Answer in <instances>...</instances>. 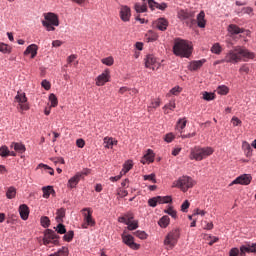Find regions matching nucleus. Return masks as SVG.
Instances as JSON below:
<instances>
[{"label":"nucleus","mask_w":256,"mask_h":256,"mask_svg":"<svg viewBox=\"0 0 256 256\" xmlns=\"http://www.w3.org/2000/svg\"><path fill=\"white\" fill-rule=\"evenodd\" d=\"M241 59H244V61H247V59H255V53L249 51L247 48L236 46L233 50L228 51L224 59L218 61V63L236 64L239 63Z\"/></svg>","instance_id":"obj_1"},{"label":"nucleus","mask_w":256,"mask_h":256,"mask_svg":"<svg viewBox=\"0 0 256 256\" xmlns=\"http://www.w3.org/2000/svg\"><path fill=\"white\" fill-rule=\"evenodd\" d=\"M173 53L176 57H186L189 59L193 53V46L187 40L176 38L174 40Z\"/></svg>","instance_id":"obj_2"},{"label":"nucleus","mask_w":256,"mask_h":256,"mask_svg":"<svg viewBox=\"0 0 256 256\" xmlns=\"http://www.w3.org/2000/svg\"><path fill=\"white\" fill-rule=\"evenodd\" d=\"M209 155H213V148L211 147H205L201 148L199 146H195L190 151V159L193 161H203V159H206V157H209Z\"/></svg>","instance_id":"obj_3"},{"label":"nucleus","mask_w":256,"mask_h":256,"mask_svg":"<svg viewBox=\"0 0 256 256\" xmlns=\"http://www.w3.org/2000/svg\"><path fill=\"white\" fill-rule=\"evenodd\" d=\"M42 25L47 31H55V27H59V17L52 12L45 13Z\"/></svg>","instance_id":"obj_4"},{"label":"nucleus","mask_w":256,"mask_h":256,"mask_svg":"<svg viewBox=\"0 0 256 256\" xmlns=\"http://www.w3.org/2000/svg\"><path fill=\"white\" fill-rule=\"evenodd\" d=\"M195 185V181L193 178L189 176H182L177 181L173 182V187H177L178 189H181L183 193H187L189 189L193 188Z\"/></svg>","instance_id":"obj_5"},{"label":"nucleus","mask_w":256,"mask_h":256,"mask_svg":"<svg viewBox=\"0 0 256 256\" xmlns=\"http://www.w3.org/2000/svg\"><path fill=\"white\" fill-rule=\"evenodd\" d=\"M180 232L179 229H174L170 231L164 239V245H168L170 249H173L177 245V241H179Z\"/></svg>","instance_id":"obj_6"},{"label":"nucleus","mask_w":256,"mask_h":256,"mask_svg":"<svg viewBox=\"0 0 256 256\" xmlns=\"http://www.w3.org/2000/svg\"><path fill=\"white\" fill-rule=\"evenodd\" d=\"M84 223L82 229H88L89 227H95V219H93V210L91 208L82 209Z\"/></svg>","instance_id":"obj_7"},{"label":"nucleus","mask_w":256,"mask_h":256,"mask_svg":"<svg viewBox=\"0 0 256 256\" xmlns=\"http://www.w3.org/2000/svg\"><path fill=\"white\" fill-rule=\"evenodd\" d=\"M50 243H53V245H59V235L51 229H46L44 231L43 245H49Z\"/></svg>","instance_id":"obj_8"},{"label":"nucleus","mask_w":256,"mask_h":256,"mask_svg":"<svg viewBox=\"0 0 256 256\" xmlns=\"http://www.w3.org/2000/svg\"><path fill=\"white\" fill-rule=\"evenodd\" d=\"M173 199L171 196H156L148 200V205L150 207H155L156 205H163L165 203H171Z\"/></svg>","instance_id":"obj_9"},{"label":"nucleus","mask_w":256,"mask_h":256,"mask_svg":"<svg viewBox=\"0 0 256 256\" xmlns=\"http://www.w3.org/2000/svg\"><path fill=\"white\" fill-rule=\"evenodd\" d=\"M15 101L19 103L21 111H29V104H27V96L25 92H19L15 96Z\"/></svg>","instance_id":"obj_10"},{"label":"nucleus","mask_w":256,"mask_h":256,"mask_svg":"<svg viewBox=\"0 0 256 256\" xmlns=\"http://www.w3.org/2000/svg\"><path fill=\"white\" fill-rule=\"evenodd\" d=\"M122 240L123 243H125V245H127L128 247H130V249H133L134 251L139 250V248L141 247V245L135 243V240L132 235L123 233Z\"/></svg>","instance_id":"obj_11"},{"label":"nucleus","mask_w":256,"mask_h":256,"mask_svg":"<svg viewBox=\"0 0 256 256\" xmlns=\"http://www.w3.org/2000/svg\"><path fill=\"white\" fill-rule=\"evenodd\" d=\"M119 16L121 21L128 23V21H131V8L127 5H121Z\"/></svg>","instance_id":"obj_12"},{"label":"nucleus","mask_w":256,"mask_h":256,"mask_svg":"<svg viewBox=\"0 0 256 256\" xmlns=\"http://www.w3.org/2000/svg\"><path fill=\"white\" fill-rule=\"evenodd\" d=\"M109 79H111V72L109 71V69H106L96 78L97 87H103L105 83H109Z\"/></svg>","instance_id":"obj_13"},{"label":"nucleus","mask_w":256,"mask_h":256,"mask_svg":"<svg viewBox=\"0 0 256 256\" xmlns=\"http://www.w3.org/2000/svg\"><path fill=\"white\" fill-rule=\"evenodd\" d=\"M252 177L249 174H243L237 177L233 182L232 185H249L251 183Z\"/></svg>","instance_id":"obj_14"},{"label":"nucleus","mask_w":256,"mask_h":256,"mask_svg":"<svg viewBox=\"0 0 256 256\" xmlns=\"http://www.w3.org/2000/svg\"><path fill=\"white\" fill-rule=\"evenodd\" d=\"M193 17H195L193 12H189L187 10L178 11V19H180V21H186V23H189V21H193Z\"/></svg>","instance_id":"obj_15"},{"label":"nucleus","mask_w":256,"mask_h":256,"mask_svg":"<svg viewBox=\"0 0 256 256\" xmlns=\"http://www.w3.org/2000/svg\"><path fill=\"white\" fill-rule=\"evenodd\" d=\"M37 51H39L37 44H31L24 51V55H31V59H35L37 57Z\"/></svg>","instance_id":"obj_16"},{"label":"nucleus","mask_w":256,"mask_h":256,"mask_svg":"<svg viewBox=\"0 0 256 256\" xmlns=\"http://www.w3.org/2000/svg\"><path fill=\"white\" fill-rule=\"evenodd\" d=\"M140 161L143 165H146V163H153L155 161V154L153 153V150H148Z\"/></svg>","instance_id":"obj_17"},{"label":"nucleus","mask_w":256,"mask_h":256,"mask_svg":"<svg viewBox=\"0 0 256 256\" xmlns=\"http://www.w3.org/2000/svg\"><path fill=\"white\" fill-rule=\"evenodd\" d=\"M19 213L21 219H23V221H27V219H29V206H27V204H21L19 206Z\"/></svg>","instance_id":"obj_18"},{"label":"nucleus","mask_w":256,"mask_h":256,"mask_svg":"<svg viewBox=\"0 0 256 256\" xmlns=\"http://www.w3.org/2000/svg\"><path fill=\"white\" fill-rule=\"evenodd\" d=\"M79 181H81V173L78 172L75 176L68 180V187L70 189H75V187L79 185Z\"/></svg>","instance_id":"obj_19"},{"label":"nucleus","mask_w":256,"mask_h":256,"mask_svg":"<svg viewBox=\"0 0 256 256\" xmlns=\"http://www.w3.org/2000/svg\"><path fill=\"white\" fill-rule=\"evenodd\" d=\"M245 253H256V244L241 246L240 255L245 256Z\"/></svg>","instance_id":"obj_20"},{"label":"nucleus","mask_w":256,"mask_h":256,"mask_svg":"<svg viewBox=\"0 0 256 256\" xmlns=\"http://www.w3.org/2000/svg\"><path fill=\"white\" fill-rule=\"evenodd\" d=\"M156 27L159 31H167V27H169V21L165 18H159L156 21Z\"/></svg>","instance_id":"obj_21"},{"label":"nucleus","mask_w":256,"mask_h":256,"mask_svg":"<svg viewBox=\"0 0 256 256\" xmlns=\"http://www.w3.org/2000/svg\"><path fill=\"white\" fill-rule=\"evenodd\" d=\"M144 61H145V67L147 69H155V68H153V65H155V63H157V58H155V56L148 55V56H146Z\"/></svg>","instance_id":"obj_22"},{"label":"nucleus","mask_w":256,"mask_h":256,"mask_svg":"<svg viewBox=\"0 0 256 256\" xmlns=\"http://www.w3.org/2000/svg\"><path fill=\"white\" fill-rule=\"evenodd\" d=\"M157 39H159V34L152 30H149L145 35V41H147V43H153V41H157Z\"/></svg>","instance_id":"obj_23"},{"label":"nucleus","mask_w":256,"mask_h":256,"mask_svg":"<svg viewBox=\"0 0 256 256\" xmlns=\"http://www.w3.org/2000/svg\"><path fill=\"white\" fill-rule=\"evenodd\" d=\"M242 151H244L247 157H251V155H253V148H251V144L247 141L242 142Z\"/></svg>","instance_id":"obj_24"},{"label":"nucleus","mask_w":256,"mask_h":256,"mask_svg":"<svg viewBox=\"0 0 256 256\" xmlns=\"http://www.w3.org/2000/svg\"><path fill=\"white\" fill-rule=\"evenodd\" d=\"M203 63H205V60L193 61L189 65V70L197 71V69H201V67H203Z\"/></svg>","instance_id":"obj_25"},{"label":"nucleus","mask_w":256,"mask_h":256,"mask_svg":"<svg viewBox=\"0 0 256 256\" xmlns=\"http://www.w3.org/2000/svg\"><path fill=\"white\" fill-rule=\"evenodd\" d=\"M44 199H49L51 195H55V190L53 186H46L42 188Z\"/></svg>","instance_id":"obj_26"},{"label":"nucleus","mask_w":256,"mask_h":256,"mask_svg":"<svg viewBox=\"0 0 256 256\" xmlns=\"http://www.w3.org/2000/svg\"><path fill=\"white\" fill-rule=\"evenodd\" d=\"M175 107H176L175 100H171L168 104H166L163 107V111H164L165 115H169V113H171V111H174Z\"/></svg>","instance_id":"obj_27"},{"label":"nucleus","mask_w":256,"mask_h":256,"mask_svg":"<svg viewBox=\"0 0 256 256\" xmlns=\"http://www.w3.org/2000/svg\"><path fill=\"white\" fill-rule=\"evenodd\" d=\"M197 23L198 27L201 29L205 28L206 21H205V12L201 11L197 16Z\"/></svg>","instance_id":"obj_28"},{"label":"nucleus","mask_w":256,"mask_h":256,"mask_svg":"<svg viewBox=\"0 0 256 256\" xmlns=\"http://www.w3.org/2000/svg\"><path fill=\"white\" fill-rule=\"evenodd\" d=\"M11 148L17 151V153H25V146L22 143L19 142H12Z\"/></svg>","instance_id":"obj_29"},{"label":"nucleus","mask_w":256,"mask_h":256,"mask_svg":"<svg viewBox=\"0 0 256 256\" xmlns=\"http://www.w3.org/2000/svg\"><path fill=\"white\" fill-rule=\"evenodd\" d=\"M228 31L232 35H239V33H243V29L240 28L239 26L235 25V24L229 25Z\"/></svg>","instance_id":"obj_30"},{"label":"nucleus","mask_w":256,"mask_h":256,"mask_svg":"<svg viewBox=\"0 0 256 256\" xmlns=\"http://www.w3.org/2000/svg\"><path fill=\"white\" fill-rule=\"evenodd\" d=\"M185 127H187V120L185 118L179 119L176 124V130L181 133Z\"/></svg>","instance_id":"obj_31"},{"label":"nucleus","mask_w":256,"mask_h":256,"mask_svg":"<svg viewBox=\"0 0 256 256\" xmlns=\"http://www.w3.org/2000/svg\"><path fill=\"white\" fill-rule=\"evenodd\" d=\"M131 169H133V161L128 160L124 165H123V169L121 171L122 175H125L126 173H129V171H131Z\"/></svg>","instance_id":"obj_32"},{"label":"nucleus","mask_w":256,"mask_h":256,"mask_svg":"<svg viewBox=\"0 0 256 256\" xmlns=\"http://www.w3.org/2000/svg\"><path fill=\"white\" fill-rule=\"evenodd\" d=\"M170 219L169 216H163L159 221L158 225L162 227L163 229L167 228L169 226Z\"/></svg>","instance_id":"obj_33"},{"label":"nucleus","mask_w":256,"mask_h":256,"mask_svg":"<svg viewBox=\"0 0 256 256\" xmlns=\"http://www.w3.org/2000/svg\"><path fill=\"white\" fill-rule=\"evenodd\" d=\"M104 145L106 149H113V145H117V142L113 141V138L105 137Z\"/></svg>","instance_id":"obj_34"},{"label":"nucleus","mask_w":256,"mask_h":256,"mask_svg":"<svg viewBox=\"0 0 256 256\" xmlns=\"http://www.w3.org/2000/svg\"><path fill=\"white\" fill-rule=\"evenodd\" d=\"M56 215H57L56 216L57 223H62L63 218L65 217V209L64 208L58 209Z\"/></svg>","instance_id":"obj_35"},{"label":"nucleus","mask_w":256,"mask_h":256,"mask_svg":"<svg viewBox=\"0 0 256 256\" xmlns=\"http://www.w3.org/2000/svg\"><path fill=\"white\" fill-rule=\"evenodd\" d=\"M16 195H17V189H15V187L8 188L6 192L7 199H15Z\"/></svg>","instance_id":"obj_36"},{"label":"nucleus","mask_w":256,"mask_h":256,"mask_svg":"<svg viewBox=\"0 0 256 256\" xmlns=\"http://www.w3.org/2000/svg\"><path fill=\"white\" fill-rule=\"evenodd\" d=\"M126 223H127L126 225L128 226L129 231H135V229L139 228V222L137 220L128 221Z\"/></svg>","instance_id":"obj_37"},{"label":"nucleus","mask_w":256,"mask_h":256,"mask_svg":"<svg viewBox=\"0 0 256 256\" xmlns=\"http://www.w3.org/2000/svg\"><path fill=\"white\" fill-rule=\"evenodd\" d=\"M11 46L5 44V43H0V53H4V54H10L11 53Z\"/></svg>","instance_id":"obj_38"},{"label":"nucleus","mask_w":256,"mask_h":256,"mask_svg":"<svg viewBox=\"0 0 256 256\" xmlns=\"http://www.w3.org/2000/svg\"><path fill=\"white\" fill-rule=\"evenodd\" d=\"M134 9L136 13H145L147 12V4L141 5L139 3H136Z\"/></svg>","instance_id":"obj_39"},{"label":"nucleus","mask_w":256,"mask_h":256,"mask_svg":"<svg viewBox=\"0 0 256 256\" xmlns=\"http://www.w3.org/2000/svg\"><path fill=\"white\" fill-rule=\"evenodd\" d=\"M41 226L44 227V229H47L49 225H51V220L47 216H42L40 219Z\"/></svg>","instance_id":"obj_40"},{"label":"nucleus","mask_w":256,"mask_h":256,"mask_svg":"<svg viewBox=\"0 0 256 256\" xmlns=\"http://www.w3.org/2000/svg\"><path fill=\"white\" fill-rule=\"evenodd\" d=\"M77 59V55L72 54L67 58V64L71 65L73 63L74 67H77V65H79V62L75 60Z\"/></svg>","instance_id":"obj_41"},{"label":"nucleus","mask_w":256,"mask_h":256,"mask_svg":"<svg viewBox=\"0 0 256 256\" xmlns=\"http://www.w3.org/2000/svg\"><path fill=\"white\" fill-rule=\"evenodd\" d=\"M212 53H214L215 55H220L221 51H223V49L221 48V45L219 43H215L212 48H211Z\"/></svg>","instance_id":"obj_42"},{"label":"nucleus","mask_w":256,"mask_h":256,"mask_svg":"<svg viewBox=\"0 0 256 256\" xmlns=\"http://www.w3.org/2000/svg\"><path fill=\"white\" fill-rule=\"evenodd\" d=\"M74 235L75 233L72 230H70L63 236V239L64 241H67V243H71V241H73Z\"/></svg>","instance_id":"obj_43"},{"label":"nucleus","mask_w":256,"mask_h":256,"mask_svg":"<svg viewBox=\"0 0 256 256\" xmlns=\"http://www.w3.org/2000/svg\"><path fill=\"white\" fill-rule=\"evenodd\" d=\"M217 93L219 95H227V93H229V88L225 85L219 86L217 88Z\"/></svg>","instance_id":"obj_44"},{"label":"nucleus","mask_w":256,"mask_h":256,"mask_svg":"<svg viewBox=\"0 0 256 256\" xmlns=\"http://www.w3.org/2000/svg\"><path fill=\"white\" fill-rule=\"evenodd\" d=\"M58 223L59 224L55 228L57 233H59L60 235H65V233H67V229H65V225L61 224V222H58Z\"/></svg>","instance_id":"obj_45"},{"label":"nucleus","mask_w":256,"mask_h":256,"mask_svg":"<svg viewBox=\"0 0 256 256\" xmlns=\"http://www.w3.org/2000/svg\"><path fill=\"white\" fill-rule=\"evenodd\" d=\"M38 168L39 169H41V168L45 169V171H48L49 175H54L55 174V170H53V168L47 166V164L41 163V164L38 165Z\"/></svg>","instance_id":"obj_46"},{"label":"nucleus","mask_w":256,"mask_h":256,"mask_svg":"<svg viewBox=\"0 0 256 256\" xmlns=\"http://www.w3.org/2000/svg\"><path fill=\"white\" fill-rule=\"evenodd\" d=\"M101 63H103V65H107L108 67H111V65L115 63V60H113V57L109 56L107 58L102 59Z\"/></svg>","instance_id":"obj_47"},{"label":"nucleus","mask_w":256,"mask_h":256,"mask_svg":"<svg viewBox=\"0 0 256 256\" xmlns=\"http://www.w3.org/2000/svg\"><path fill=\"white\" fill-rule=\"evenodd\" d=\"M9 148L7 146L0 147V157H9Z\"/></svg>","instance_id":"obj_48"},{"label":"nucleus","mask_w":256,"mask_h":256,"mask_svg":"<svg viewBox=\"0 0 256 256\" xmlns=\"http://www.w3.org/2000/svg\"><path fill=\"white\" fill-rule=\"evenodd\" d=\"M49 101L51 103V107H57L59 104V101L57 100V96L55 94H50Z\"/></svg>","instance_id":"obj_49"},{"label":"nucleus","mask_w":256,"mask_h":256,"mask_svg":"<svg viewBox=\"0 0 256 256\" xmlns=\"http://www.w3.org/2000/svg\"><path fill=\"white\" fill-rule=\"evenodd\" d=\"M203 99L205 101H213L215 99V94L209 93V92H204L203 93Z\"/></svg>","instance_id":"obj_50"},{"label":"nucleus","mask_w":256,"mask_h":256,"mask_svg":"<svg viewBox=\"0 0 256 256\" xmlns=\"http://www.w3.org/2000/svg\"><path fill=\"white\" fill-rule=\"evenodd\" d=\"M165 213L171 215L173 219H177V211H175L173 207H168V209L165 210Z\"/></svg>","instance_id":"obj_51"},{"label":"nucleus","mask_w":256,"mask_h":256,"mask_svg":"<svg viewBox=\"0 0 256 256\" xmlns=\"http://www.w3.org/2000/svg\"><path fill=\"white\" fill-rule=\"evenodd\" d=\"M134 235L138 237V239H146L147 238V233L145 231L138 230L134 232Z\"/></svg>","instance_id":"obj_52"},{"label":"nucleus","mask_w":256,"mask_h":256,"mask_svg":"<svg viewBox=\"0 0 256 256\" xmlns=\"http://www.w3.org/2000/svg\"><path fill=\"white\" fill-rule=\"evenodd\" d=\"M191 203H189V200H185L183 204L181 205V211L183 213H187V209H189Z\"/></svg>","instance_id":"obj_53"},{"label":"nucleus","mask_w":256,"mask_h":256,"mask_svg":"<svg viewBox=\"0 0 256 256\" xmlns=\"http://www.w3.org/2000/svg\"><path fill=\"white\" fill-rule=\"evenodd\" d=\"M161 105V100L157 99V100H153L151 102V105L149 106V109H157V107H160Z\"/></svg>","instance_id":"obj_54"},{"label":"nucleus","mask_w":256,"mask_h":256,"mask_svg":"<svg viewBox=\"0 0 256 256\" xmlns=\"http://www.w3.org/2000/svg\"><path fill=\"white\" fill-rule=\"evenodd\" d=\"M181 91H183V88L182 87H179V86H175L174 88H172L170 90V93L172 95H178L179 93H181Z\"/></svg>","instance_id":"obj_55"},{"label":"nucleus","mask_w":256,"mask_h":256,"mask_svg":"<svg viewBox=\"0 0 256 256\" xmlns=\"http://www.w3.org/2000/svg\"><path fill=\"white\" fill-rule=\"evenodd\" d=\"M175 139V135L173 133H168L165 135L164 140L166 143H171Z\"/></svg>","instance_id":"obj_56"},{"label":"nucleus","mask_w":256,"mask_h":256,"mask_svg":"<svg viewBox=\"0 0 256 256\" xmlns=\"http://www.w3.org/2000/svg\"><path fill=\"white\" fill-rule=\"evenodd\" d=\"M144 181H151L152 183H156L155 174L144 175Z\"/></svg>","instance_id":"obj_57"},{"label":"nucleus","mask_w":256,"mask_h":256,"mask_svg":"<svg viewBox=\"0 0 256 256\" xmlns=\"http://www.w3.org/2000/svg\"><path fill=\"white\" fill-rule=\"evenodd\" d=\"M148 5H149L150 9H152V11H154L155 9H157L158 3L155 2V0H148Z\"/></svg>","instance_id":"obj_58"},{"label":"nucleus","mask_w":256,"mask_h":256,"mask_svg":"<svg viewBox=\"0 0 256 256\" xmlns=\"http://www.w3.org/2000/svg\"><path fill=\"white\" fill-rule=\"evenodd\" d=\"M41 85L46 91H49V89H51V83L47 80H43Z\"/></svg>","instance_id":"obj_59"},{"label":"nucleus","mask_w":256,"mask_h":256,"mask_svg":"<svg viewBox=\"0 0 256 256\" xmlns=\"http://www.w3.org/2000/svg\"><path fill=\"white\" fill-rule=\"evenodd\" d=\"M76 145H77V147H79V149H83V147H85V140H83V139H77L76 140Z\"/></svg>","instance_id":"obj_60"},{"label":"nucleus","mask_w":256,"mask_h":256,"mask_svg":"<svg viewBox=\"0 0 256 256\" xmlns=\"http://www.w3.org/2000/svg\"><path fill=\"white\" fill-rule=\"evenodd\" d=\"M51 161H53V163L55 164L61 163V165H65V160L61 157L52 158Z\"/></svg>","instance_id":"obj_61"},{"label":"nucleus","mask_w":256,"mask_h":256,"mask_svg":"<svg viewBox=\"0 0 256 256\" xmlns=\"http://www.w3.org/2000/svg\"><path fill=\"white\" fill-rule=\"evenodd\" d=\"M232 125H234V127H238V125H241V120L237 117H233L232 118Z\"/></svg>","instance_id":"obj_62"},{"label":"nucleus","mask_w":256,"mask_h":256,"mask_svg":"<svg viewBox=\"0 0 256 256\" xmlns=\"http://www.w3.org/2000/svg\"><path fill=\"white\" fill-rule=\"evenodd\" d=\"M167 8V3L163 2L161 4L158 3V5L156 6V9H159L160 11H165Z\"/></svg>","instance_id":"obj_63"},{"label":"nucleus","mask_w":256,"mask_h":256,"mask_svg":"<svg viewBox=\"0 0 256 256\" xmlns=\"http://www.w3.org/2000/svg\"><path fill=\"white\" fill-rule=\"evenodd\" d=\"M239 250L237 248H232L229 252V256H238Z\"/></svg>","instance_id":"obj_64"}]
</instances>
